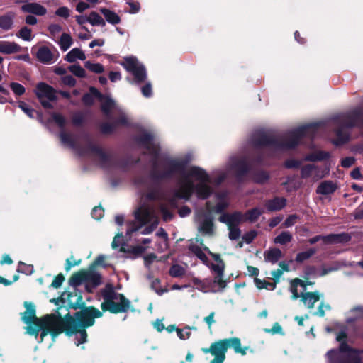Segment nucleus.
Returning <instances> with one entry per match:
<instances>
[{"mask_svg":"<svg viewBox=\"0 0 363 363\" xmlns=\"http://www.w3.org/2000/svg\"><path fill=\"white\" fill-rule=\"evenodd\" d=\"M174 172H182L179 188L175 193L177 197L189 199L194 189L201 199H206L211 194V188L208 185L211 182L210 178L201 168L192 167L183 170L179 163L171 162L164 176H169Z\"/></svg>","mask_w":363,"mask_h":363,"instance_id":"nucleus-1","label":"nucleus"},{"mask_svg":"<svg viewBox=\"0 0 363 363\" xmlns=\"http://www.w3.org/2000/svg\"><path fill=\"white\" fill-rule=\"evenodd\" d=\"M104 302L101 304L103 311H109L112 313H125L130 306V301L122 294L117 293L111 283H107L101 290Z\"/></svg>","mask_w":363,"mask_h":363,"instance_id":"nucleus-2","label":"nucleus"},{"mask_svg":"<svg viewBox=\"0 0 363 363\" xmlns=\"http://www.w3.org/2000/svg\"><path fill=\"white\" fill-rule=\"evenodd\" d=\"M233 347L236 353L242 355L246 354L247 347H242L240 340L238 337L227 338L213 342L210 347L203 348L202 351L207 354L210 353L214 358L210 363H223L225 359V354L228 347Z\"/></svg>","mask_w":363,"mask_h":363,"instance_id":"nucleus-3","label":"nucleus"},{"mask_svg":"<svg viewBox=\"0 0 363 363\" xmlns=\"http://www.w3.org/2000/svg\"><path fill=\"white\" fill-rule=\"evenodd\" d=\"M48 328L52 330V335L55 337L60 333L65 332L67 335H77V345H79L86 341L87 333L84 328H81L77 321L72 317L66 318L65 320L60 319L52 320L48 323Z\"/></svg>","mask_w":363,"mask_h":363,"instance_id":"nucleus-4","label":"nucleus"},{"mask_svg":"<svg viewBox=\"0 0 363 363\" xmlns=\"http://www.w3.org/2000/svg\"><path fill=\"white\" fill-rule=\"evenodd\" d=\"M135 221L130 224L128 233L139 230L143 226H147L141 232L142 234L151 233L158 225L159 219L155 208L152 206H140L135 212Z\"/></svg>","mask_w":363,"mask_h":363,"instance_id":"nucleus-5","label":"nucleus"},{"mask_svg":"<svg viewBox=\"0 0 363 363\" xmlns=\"http://www.w3.org/2000/svg\"><path fill=\"white\" fill-rule=\"evenodd\" d=\"M69 283L73 286L85 284L86 291L91 293L94 289L101 284L102 277L93 267H89L86 269H82L73 274Z\"/></svg>","mask_w":363,"mask_h":363,"instance_id":"nucleus-6","label":"nucleus"},{"mask_svg":"<svg viewBox=\"0 0 363 363\" xmlns=\"http://www.w3.org/2000/svg\"><path fill=\"white\" fill-rule=\"evenodd\" d=\"M354 126H363V114L362 113L355 111L341 117L335 131L337 137L335 144L339 145L346 142L348 140V134L345 128Z\"/></svg>","mask_w":363,"mask_h":363,"instance_id":"nucleus-7","label":"nucleus"},{"mask_svg":"<svg viewBox=\"0 0 363 363\" xmlns=\"http://www.w3.org/2000/svg\"><path fill=\"white\" fill-rule=\"evenodd\" d=\"M26 311L23 313L22 320L26 323L29 324L33 323L36 326L43 328V332L40 334L41 340L49 333L52 335V330L48 327V323L52 320H58L54 315H47L42 319H39L35 316V311L34 306L30 303L25 302Z\"/></svg>","mask_w":363,"mask_h":363,"instance_id":"nucleus-8","label":"nucleus"},{"mask_svg":"<svg viewBox=\"0 0 363 363\" xmlns=\"http://www.w3.org/2000/svg\"><path fill=\"white\" fill-rule=\"evenodd\" d=\"M319 125V123H313L299 127L298 128L287 133L284 141H282L279 145L283 148H293L298 143L301 137L313 136Z\"/></svg>","mask_w":363,"mask_h":363,"instance_id":"nucleus-9","label":"nucleus"},{"mask_svg":"<svg viewBox=\"0 0 363 363\" xmlns=\"http://www.w3.org/2000/svg\"><path fill=\"white\" fill-rule=\"evenodd\" d=\"M328 357L330 363H359L360 362L358 352L351 350L345 342L341 343L340 351H329Z\"/></svg>","mask_w":363,"mask_h":363,"instance_id":"nucleus-10","label":"nucleus"},{"mask_svg":"<svg viewBox=\"0 0 363 363\" xmlns=\"http://www.w3.org/2000/svg\"><path fill=\"white\" fill-rule=\"evenodd\" d=\"M103 313L94 306L84 307L77 312L73 318L81 328H88L94 324L95 318H100Z\"/></svg>","mask_w":363,"mask_h":363,"instance_id":"nucleus-11","label":"nucleus"},{"mask_svg":"<svg viewBox=\"0 0 363 363\" xmlns=\"http://www.w3.org/2000/svg\"><path fill=\"white\" fill-rule=\"evenodd\" d=\"M121 65L128 72L133 75V81L135 83L140 84L145 81L147 74L145 67L135 57H126Z\"/></svg>","mask_w":363,"mask_h":363,"instance_id":"nucleus-12","label":"nucleus"},{"mask_svg":"<svg viewBox=\"0 0 363 363\" xmlns=\"http://www.w3.org/2000/svg\"><path fill=\"white\" fill-rule=\"evenodd\" d=\"M35 93L44 108H52L50 101L57 100V91L53 87L45 82H40L36 85Z\"/></svg>","mask_w":363,"mask_h":363,"instance_id":"nucleus-13","label":"nucleus"},{"mask_svg":"<svg viewBox=\"0 0 363 363\" xmlns=\"http://www.w3.org/2000/svg\"><path fill=\"white\" fill-rule=\"evenodd\" d=\"M328 172V169L321 170L318 167L314 164H306L301 168V171L303 178L311 177L315 181L324 177Z\"/></svg>","mask_w":363,"mask_h":363,"instance_id":"nucleus-14","label":"nucleus"},{"mask_svg":"<svg viewBox=\"0 0 363 363\" xmlns=\"http://www.w3.org/2000/svg\"><path fill=\"white\" fill-rule=\"evenodd\" d=\"M230 167L233 174L238 178L244 176L249 169L247 161L245 158H233L230 162Z\"/></svg>","mask_w":363,"mask_h":363,"instance_id":"nucleus-15","label":"nucleus"},{"mask_svg":"<svg viewBox=\"0 0 363 363\" xmlns=\"http://www.w3.org/2000/svg\"><path fill=\"white\" fill-rule=\"evenodd\" d=\"M21 10L23 13H30L39 16H45L48 12L47 9L44 6L37 2L25 4L21 6Z\"/></svg>","mask_w":363,"mask_h":363,"instance_id":"nucleus-16","label":"nucleus"},{"mask_svg":"<svg viewBox=\"0 0 363 363\" xmlns=\"http://www.w3.org/2000/svg\"><path fill=\"white\" fill-rule=\"evenodd\" d=\"M321 294L319 291L302 292L301 293V301L308 309H312L315 303L320 298Z\"/></svg>","mask_w":363,"mask_h":363,"instance_id":"nucleus-17","label":"nucleus"},{"mask_svg":"<svg viewBox=\"0 0 363 363\" xmlns=\"http://www.w3.org/2000/svg\"><path fill=\"white\" fill-rule=\"evenodd\" d=\"M337 189L336 183L325 180L320 182L316 189V193L323 196H328L333 194Z\"/></svg>","mask_w":363,"mask_h":363,"instance_id":"nucleus-18","label":"nucleus"},{"mask_svg":"<svg viewBox=\"0 0 363 363\" xmlns=\"http://www.w3.org/2000/svg\"><path fill=\"white\" fill-rule=\"evenodd\" d=\"M325 244L346 243L351 240L350 234L342 233L340 234H330L324 238Z\"/></svg>","mask_w":363,"mask_h":363,"instance_id":"nucleus-19","label":"nucleus"},{"mask_svg":"<svg viewBox=\"0 0 363 363\" xmlns=\"http://www.w3.org/2000/svg\"><path fill=\"white\" fill-rule=\"evenodd\" d=\"M21 46L15 42L0 41V52L2 54H13L20 52Z\"/></svg>","mask_w":363,"mask_h":363,"instance_id":"nucleus-20","label":"nucleus"},{"mask_svg":"<svg viewBox=\"0 0 363 363\" xmlns=\"http://www.w3.org/2000/svg\"><path fill=\"white\" fill-rule=\"evenodd\" d=\"M142 143L147 148L149 153L156 155L159 152V145L155 143L151 135H145L142 138Z\"/></svg>","mask_w":363,"mask_h":363,"instance_id":"nucleus-21","label":"nucleus"},{"mask_svg":"<svg viewBox=\"0 0 363 363\" xmlns=\"http://www.w3.org/2000/svg\"><path fill=\"white\" fill-rule=\"evenodd\" d=\"M38 60L44 64L50 63L53 59V54L49 48L46 46L40 47L37 52Z\"/></svg>","mask_w":363,"mask_h":363,"instance_id":"nucleus-22","label":"nucleus"},{"mask_svg":"<svg viewBox=\"0 0 363 363\" xmlns=\"http://www.w3.org/2000/svg\"><path fill=\"white\" fill-rule=\"evenodd\" d=\"M15 14L13 13H7L0 16V28L4 30H9L13 28V18Z\"/></svg>","mask_w":363,"mask_h":363,"instance_id":"nucleus-23","label":"nucleus"},{"mask_svg":"<svg viewBox=\"0 0 363 363\" xmlns=\"http://www.w3.org/2000/svg\"><path fill=\"white\" fill-rule=\"evenodd\" d=\"M286 205V199L284 198H275L272 200L267 201L265 206L268 211H279Z\"/></svg>","mask_w":363,"mask_h":363,"instance_id":"nucleus-24","label":"nucleus"},{"mask_svg":"<svg viewBox=\"0 0 363 363\" xmlns=\"http://www.w3.org/2000/svg\"><path fill=\"white\" fill-rule=\"evenodd\" d=\"M282 257L281 251L278 248H272L264 253V257L266 262L276 263Z\"/></svg>","mask_w":363,"mask_h":363,"instance_id":"nucleus-25","label":"nucleus"},{"mask_svg":"<svg viewBox=\"0 0 363 363\" xmlns=\"http://www.w3.org/2000/svg\"><path fill=\"white\" fill-rule=\"evenodd\" d=\"M86 55L84 52L79 48H73L65 56V60L69 62H74L77 60H84Z\"/></svg>","mask_w":363,"mask_h":363,"instance_id":"nucleus-26","label":"nucleus"},{"mask_svg":"<svg viewBox=\"0 0 363 363\" xmlns=\"http://www.w3.org/2000/svg\"><path fill=\"white\" fill-rule=\"evenodd\" d=\"M100 11L104 16L106 20L108 23L111 24H118L120 23L121 18L115 12L106 8L100 9Z\"/></svg>","mask_w":363,"mask_h":363,"instance_id":"nucleus-27","label":"nucleus"},{"mask_svg":"<svg viewBox=\"0 0 363 363\" xmlns=\"http://www.w3.org/2000/svg\"><path fill=\"white\" fill-rule=\"evenodd\" d=\"M60 137L61 142L65 145L72 148H77V140L75 136L62 132L60 133Z\"/></svg>","mask_w":363,"mask_h":363,"instance_id":"nucleus-28","label":"nucleus"},{"mask_svg":"<svg viewBox=\"0 0 363 363\" xmlns=\"http://www.w3.org/2000/svg\"><path fill=\"white\" fill-rule=\"evenodd\" d=\"M73 40L71 35L67 33H63L59 40V45L62 50H67L72 45Z\"/></svg>","mask_w":363,"mask_h":363,"instance_id":"nucleus-29","label":"nucleus"},{"mask_svg":"<svg viewBox=\"0 0 363 363\" xmlns=\"http://www.w3.org/2000/svg\"><path fill=\"white\" fill-rule=\"evenodd\" d=\"M199 230L202 233L206 235H213V223L211 218H206L201 224L199 228Z\"/></svg>","mask_w":363,"mask_h":363,"instance_id":"nucleus-30","label":"nucleus"},{"mask_svg":"<svg viewBox=\"0 0 363 363\" xmlns=\"http://www.w3.org/2000/svg\"><path fill=\"white\" fill-rule=\"evenodd\" d=\"M88 22L92 26H104L106 24L104 20L95 11H92L89 13L88 16Z\"/></svg>","mask_w":363,"mask_h":363,"instance_id":"nucleus-31","label":"nucleus"},{"mask_svg":"<svg viewBox=\"0 0 363 363\" xmlns=\"http://www.w3.org/2000/svg\"><path fill=\"white\" fill-rule=\"evenodd\" d=\"M100 100L101 101V109L103 112L106 115L109 114L115 106L114 101L112 99L104 96Z\"/></svg>","mask_w":363,"mask_h":363,"instance_id":"nucleus-32","label":"nucleus"},{"mask_svg":"<svg viewBox=\"0 0 363 363\" xmlns=\"http://www.w3.org/2000/svg\"><path fill=\"white\" fill-rule=\"evenodd\" d=\"M291 240L292 235L291 233L287 231H284L274 238V242L277 244L284 245L291 242Z\"/></svg>","mask_w":363,"mask_h":363,"instance_id":"nucleus-33","label":"nucleus"},{"mask_svg":"<svg viewBox=\"0 0 363 363\" xmlns=\"http://www.w3.org/2000/svg\"><path fill=\"white\" fill-rule=\"evenodd\" d=\"M189 250L195 255L199 259L203 262H206L208 258L206 254L203 252L201 248L196 245H191L189 247Z\"/></svg>","mask_w":363,"mask_h":363,"instance_id":"nucleus-34","label":"nucleus"},{"mask_svg":"<svg viewBox=\"0 0 363 363\" xmlns=\"http://www.w3.org/2000/svg\"><path fill=\"white\" fill-rule=\"evenodd\" d=\"M269 179V175L267 172L259 171L254 172L252 174V179L255 182L258 184H264Z\"/></svg>","mask_w":363,"mask_h":363,"instance_id":"nucleus-35","label":"nucleus"},{"mask_svg":"<svg viewBox=\"0 0 363 363\" xmlns=\"http://www.w3.org/2000/svg\"><path fill=\"white\" fill-rule=\"evenodd\" d=\"M315 252L316 250L315 249L311 248L305 252H299L296 255V261L297 262H303V261L312 257L315 253Z\"/></svg>","mask_w":363,"mask_h":363,"instance_id":"nucleus-36","label":"nucleus"},{"mask_svg":"<svg viewBox=\"0 0 363 363\" xmlns=\"http://www.w3.org/2000/svg\"><path fill=\"white\" fill-rule=\"evenodd\" d=\"M274 143H275L274 138L265 133L261 134L259 138L256 142L257 145H268Z\"/></svg>","mask_w":363,"mask_h":363,"instance_id":"nucleus-37","label":"nucleus"},{"mask_svg":"<svg viewBox=\"0 0 363 363\" xmlns=\"http://www.w3.org/2000/svg\"><path fill=\"white\" fill-rule=\"evenodd\" d=\"M85 67L94 73H102L104 71L103 65L100 63H91L89 61L85 62Z\"/></svg>","mask_w":363,"mask_h":363,"instance_id":"nucleus-38","label":"nucleus"},{"mask_svg":"<svg viewBox=\"0 0 363 363\" xmlns=\"http://www.w3.org/2000/svg\"><path fill=\"white\" fill-rule=\"evenodd\" d=\"M224 274H216L213 277V284L218 286L214 291H222L226 287V281L223 279Z\"/></svg>","mask_w":363,"mask_h":363,"instance_id":"nucleus-39","label":"nucleus"},{"mask_svg":"<svg viewBox=\"0 0 363 363\" xmlns=\"http://www.w3.org/2000/svg\"><path fill=\"white\" fill-rule=\"evenodd\" d=\"M184 274L185 269L179 264H174L169 269V274L173 277H180Z\"/></svg>","mask_w":363,"mask_h":363,"instance_id":"nucleus-40","label":"nucleus"},{"mask_svg":"<svg viewBox=\"0 0 363 363\" xmlns=\"http://www.w3.org/2000/svg\"><path fill=\"white\" fill-rule=\"evenodd\" d=\"M329 157V153L327 152L319 151L313 154H311L306 157V160L309 161H317L323 160Z\"/></svg>","mask_w":363,"mask_h":363,"instance_id":"nucleus-41","label":"nucleus"},{"mask_svg":"<svg viewBox=\"0 0 363 363\" xmlns=\"http://www.w3.org/2000/svg\"><path fill=\"white\" fill-rule=\"evenodd\" d=\"M263 212L264 211L262 209L259 208H255L250 210L247 213L246 216L249 220L253 222L255 221Z\"/></svg>","mask_w":363,"mask_h":363,"instance_id":"nucleus-42","label":"nucleus"},{"mask_svg":"<svg viewBox=\"0 0 363 363\" xmlns=\"http://www.w3.org/2000/svg\"><path fill=\"white\" fill-rule=\"evenodd\" d=\"M69 70L78 77H84L86 76L85 70L78 65H73L69 67Z\"/></svg>","mask_w":363,"mask_h":363,"instance_id":"nucleus-43","label":"nucleus"},{"mask_svg":"<svg viewBox=\"0 0 363 363\" xmlns=\"http://www.w3.org/2000/svg\"><path fill=\"white\" fill-rule=\"evenodd\" d=\"M31 29L28 28L26 26H24L21 28L17 35L19 38H21L23 40L29 41L31 40Z\"/></svg>","mask_w":363,"mask_h":363,"instance_id":"nucleus-44","label":"nucleus"},{"mask_svg":"<svg viewBox=\"0 0 363 363\" xmlns=\"http://www.w3.org/2000/svg\"><path fill=\"white\" fill-rule=\"evenodd\" d=\"M225 267V265L224 262L211 264V269L216 274H224Z\"/></svg>","mask_w":363,"mask_h":363,"instance_id":"nucleus-45","label":"nucleus"},{"mask_svg":"<svg viewBox=\"0 0 363 363\" xmlns=\"http://www.w3.org/2000/svg\"><path fill=\"white\" fill-rule=\"evenodd\" d=\"M87 145H88L89 151L91 152L96 153V155H98L99 156H100L101 157H103V158L105 157V153L103 152V150L100 147H99L96 145L93 144L90 141L87 142Z\"/></svg>","mask_w":363,"mask_h":363,"instance_id":"nucleus-46","label":"nucleus"},{"mask_svg":"<svg viewBox=\"0 0 363 363\" xmlns=\"http://www.w3.org/2000/svg\"><path fill=\"white\" fill-rule=\"evenodd\" d=\"M116 123H104L101 125V130L104 134L112 133L116 128Z\"/></svg>","mask_w":363,"mask_h":363,"instance_id":"nucleus-47","label":"nucleus"},{"mask_svg":"<svg viewBox=\"0 0 363 363\" xmlns=\"http://www.w3.org/2000/svg\"><path fill=\"white\" fill-rule=\"evenodd\" d=\"M290 291L292 293L291 298L296 300L301 298V294L298 292V284L292 279L290 282Z\"/></svg>","mask_w":363,"mask_h":363,"instance_id":"nucleus-48","label":"nucleus"},{"mask_svg":"<svg viewBox=\"0 0 363 363\" xmlns=\"http://www.w3.org/2000/svg\"><path fill=\"white\" fill-rule=\"evenodd\" d=\"M330 308H331L329 304L321 302L318 308L317 312L315 313V315H317L320 317H323L325 314V311H329Z\"/></svg>","mask_w":363,"mask_h":363,"instance_id":"nucleus-49","label":"nucleus"},{"mask_svg":"<svg viewBox=\"0 0 363 363\" xmlns=\"http://www.w3.org/2000/svg\"><path fill=\"white\" fill-rule=\"evenodd\" d=\"M55 15L64 18H67L70 15V11L67 7L62 6L55 11Z\"/></svg>","mask_w":363,"mask_h":363,"instance_id":"nucleus-50","label":"nucleus"},{"mask_svg":"<svg viewBox=\"0 0 363 363\" xmlns=\"http://www.w3.org/2000/svg\"><path fill=\"white\" fill-rule=\"evenodd\" d=\"M229 238L231 240H237L240 236V230L236 228L235 226H233L231 224H229Z\"/></svg>","mask_w":363,"mask_h":363,"instance_id":"nucleus-51","label":"nucleus"},{"mask_svg":"<svg viewBox=\"0 0 363 363\" xmlns=\"http://www.w3.org/2000/svg\"><path fill=\"white\" fill-rule=\"evenodd\" d=\"M48 30L52 36H55L62 30V26L57 23H52L48 27Z\"/></svg>","mask_w":363,"mask_h":363,"instance_id":"nucleus-52","label":"nucleus"},{"mask_svg":"<svg viewBox=\"0 0 363 363\" xmlns=\"http://www.w3.org/2000/svg\"><path fill=\"white\" fill-rule=\"evenodd\" d=\"M298 218V216L296 214L289 216L283 223V226L284 228H289L294 225L296 223Z\"/></svg>","mask_w":363,"mask_h":363,"instance_id":"nucleus-53","label":"nucleus"},{"mask_svg":"<svg viewBox=\"0 0 363 363\" xmlns=\"http://www.w3.org/2000/svg\"><path fill=\"white\" fill-rule=\"evenodd\" d=\"M151 286L160 295L167 291V289L164 290L161 289L160 282L158 279H155L152 280Z\"/></svg>","mask_w":363,"mask_h":363,"instance_id":"nucleus-54","label":"nucleus"},{"mask_svg":"<svg viewBox=\"0 0 363 363\" xmlns=\"http://www.w3.org/2000/svg\"><path fill=\"white\" fill-rule=\"evenodd\" d=\"M64 281H65V277L63 276V274H59L54 278V279L51 284V286L55 289H57L62 285V284Z\"/></svg>","mask_w":363,"mask_h":363,"instance_id":"nucleus-55","label":"nucleus"},{"mask_svg":"<svg viewBox=\"0 0 363 363\" xmlns=\"http://www.w3.org/2000/svg\"><path fill=\"white\" fill-rule=\"evenodd\" d=\"M11 88L12 89L13 91L17 95H21L25 92L24 87L18 83H11Z\"/></svg>","mask_w":363,"mask_h":363,"instance_id":"nucleus-56","label":"nucleus"},{"mask_svg":"<svg viewBox=\"0 0 363 363\" xmlns=\"http://www.w3.org/2000/svg\"><path fill=\"white\" fill-rule=\"evenodd\" d=\"M160 209L164 221H168L172 218V214L167 210L164 205H161Z\"/></svg>","mask_w":363,"mask_h":363,"instance_id":"nucleus-57","label":"nucleus"},{"mask_svg":"<svg viewBox=\"0 0 363 363\" xmlns=\"http://www.w3.org/2000/svg\"><path fill=\"white\" fill-rule=\"evenodd\" d=\"M265 331L271 334H283L282 328L278 323H275L271 329H266Z\"/></svg>","mask_w":363,"mask_h":363,"instance_id":"nucleus-58","label":"nucleus"},{"mask_svg":"<svg viewBox=\"0 0 363 363\" xmlns=\"http://www.w3.org/2000/svg\"><path fill=\"white\" fill-rule=\"evenodd\" d=\"M61 80L64 84L69 86H74L76 84V80L71 75L65 76L62 77Z\"/></svg>","mask_w":363,"mask_h":363,"instance_id":"nucleus-59","label":"nucleus"},{"mask_svg":"<svg viewBox=\"0 0 363 363\" xmlns=\"http://www.w3.org/2000/svg\"><path fill=\"white\" fill-rule=\"evenodd\" d=\"M142 94L145 97H150L152 95V85L150 82L146 83L141 88Z\"/></svg>","mask_w":363,"mask_h":363,"instance_id":"nucleus-60","label":"nucleus"},{"mask_svg":"<svg viewBox=\"0 0 363 363\" xmlns=\"http://www.w3.org/2000/svg\"><path fill=\"white\" fill-rule=\"evenodd\" d=\"M19 107L21 108L23 111H24L29 117L32 118L33 109L31 108L28 104L23 102H21L19 104Z\"/></svg>","mask_w":363,"mask_h":363,"instance_id":"nucleus-61","label":"nucleus"},{"mask_svg":"<svg viewBox=\"0 0 363 363\" xmlns=\"http://www.w3.org/2000/svg\"><path fill=\"white\" fill-rule=\"evenodd\" d=\"M52 118L56 123H57L60 127H62L65 125V118L59 113H53Z\"/></svg>","mask_w":363,"mask_h":363,"instance_id":"nucleus-62","label":"nucleus"},{"mask_svg":"<svg viewBox=\"0 0 363 363\" xmlns=\"http://www.w3.org/2000/svg\"><path fill=\"white\" fill-rule=\"evenodd\" d=\"M354 158L352 157H345L344 158L342 162H341V165L343 167H351L354 163Z\"/></svg>","mask_w":363,"mask_h":363,"instance_id":"nucleus-63","label":"nucleus"},{"mask_svg":"<svg viewBox=\"0 0 363 363\" xmlns=\"http://www.w3.org/2000/svg\"><path fill=\"white\" fill-rule=\"evenodd\" d=\"M257 233L255 231H251L247 234H245L242 239L245 240V242L247 244L250 243L256 237Z\"/></svg>","mask_w":363,"mask_h":363,"instance_id":"nucleus-64","label":"nucleus"}]
</instances>
